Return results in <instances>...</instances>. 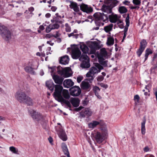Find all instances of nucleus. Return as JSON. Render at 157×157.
<instances>
[{
    "mask_svg": "<svg viewBox=\"0 0 157 157\" xmlns=\"http://www.w3.org/2000/svg\"><path fill=\"white\" fill-rule=\"evenodd\" d=\"M93 90L94 92L95 93V95L98 98L100 97L99 93L100 91V89L99 87L97 86H93Z\"/></svg>",
    "mask_w": 157,
    "mask_h": 157,
    "instance_id": "nucleus-29",
    "label": "nucleus"
},
{
    "mask_svg": "<svg viewBox=\"0 0 157 157\" xmlns=\"http://www.w3.org/2000/svg\"><path fill=\"white\" fill-rule=\"evenodd\" d=\"M66 31L67 32H70L71 31V29L70 26L67 27L65 28Z\"/></svg>",
    "mask_w": 157,
    "mask_h": 157,
    "instance_id": "nucleus-59",
    "label": "nucleus"
},
{
    "mask_svg": "<svg viewBox=\"0 0 157 157\" xmlns=\"http://www.w3.org/2000/svg\"><path fill=\"white\" fill-rule=\"evenodd\" d=\"M153 50L154 51H155V55L153 57V58L155 59L156 57L157 56V44L154 46V48H153Z\"/></svg>",
    "mask_w": 157,
    "mask_h": 157,
    "instance_id": "nucleus-47",
    "label": "nucleus"
},
{
    "mask_svg": "<svg viewBox=\"0 0 157 157\" xmlns=\"http://www.w3.org/2000/svg\"><path fill=\"white\" fill-rule=\"evenodd\" d=\"M0 34L3 39L7 41L11 39V33L6 27L0 23Z\"/></svg>",
    "mask_w": 157,
    "mask_h": 157,
    "instance_id": "nucleus-3",
    "label": "nucleus"
},
{
    "mask_svg": "<svg viewBox=\"0 0 157 157\" xmlns=\"http://www.w3.org/2000/svg\"><path fill=\"white\" fill-rule=\"evenodd\" d=\"M100 55L98 57H106L107 56V53L105 48H102L100 50Z\"/></svg>",
    "mask_w": 157,
    "mask_h": 157,
    "instance_id": "nucleus-30",
    "label": "nucleus"
},
{
    "mask_svg": "<svg viewBox=\"0 0 157 157\" xmlns=\"http://www.w3.org/2000/svg\"><path fill=\"white\" fill-rule=\"evenodd\" d=\"M83 113L82 112L80 114V116L82 117H85L86 116L88 117L91 116L93 113L91 109L89 108H85Z\"/></svg>",
    "mask_w": 157,
    "mask_h": 157,
    "instance_id": "nucleus-13",
    "label": "nucleus"
},
{
    "mask_svg": "<svg viewBox=\"0 0 157 157\" xmlns=\"http://www.w3.org/2000/svg\"><path fill=\"white\" fill-rule=\"evenodd\" d=\"M83 78L82 76H79L77 77V81L78 83H80L81 82V81L83 79Z\"/></svg>",
    "mask_w": 157,
    "mask_h": 157,
    "instance_id": "nucleus-55",
    "label": "nucleus"
},
{
    "mask_svg": "<svg viewBox=\"0 0 157 157\" xmlns=\"http://www.w3.org/2000/svg\"><path fill=\"white\" fill-rule=\"evenodd\" d=\"M119 11L120 13H126L128 10L125 7L121 6L119 7Z\"/></svg>",
    "mask_w": 157,
    "mask_h": 157,
    "instance_id": "nucleus-36",
    "label": "nucleus"
},
{
    "mask_svg": "<svg viewBox=\"0 0 157 157\" xmlns=\"http://www.w3.org/2000/svg\"><path fill=\"white\" fill-rule=\"evenodd\" d=\"M113 25L110 24L109 25L105 26L104 27V30L106 33L110 32L112 29Z\"/></svg>",
    "mask_w": 157,
    "mask_h": 157,
    "instance_id": "nucleus-35",
    "label": "nucleus"
},
{
    "mask_svg": "<svg viewBox=\"0 0 157 157\" xmlns=\"http://www.w3.org/2000/svg\"><path fill=\"white\" fill-rule=\"evenodd\" d=\"M62 148L64 153V154L66 155H67L68 154H69V153L68 151V150L66 145L62 147Z\"/></svg>",
    "mask_w": 157,
    "mask_h": 157,
    "instance_id": "nucleus-43",
    "label": "nucleus"
},
{
    "mask_svg": "<svg viewBox=\"0 0 157 157\" xmlns=\"http://www.w3.org/2000/svg\"><path fill=\"white\" fill-rule=\"evenodd\" d=\"M80 48L83 54L79 58L80 61L82 62L80 66L83 68H88L90 66V60L88 57L86 55V53H89V48L85 44H82L80 45Z\"/></svg>",
    "mask_w": 157,
    "mask_h": 157,
    "instance_id": "nucleus-1",
    "label": "nucleus"
},
{
    "mask_svg": "<svg viewBox=\"0 0 157 157\" xmlns=\"http://www.w3.org/2000/svg\"><path fill=\"white\" fill-rule=\"evenodd\" d=\"M147 45V42L145 40H142L140 43V48L144 49Z\"/></svg>",
    "mask_w": 157,
    "mask_h": 157,
    "instance_id": "nucleus-37",
    "label": "nucleus"
},
{
    "mask_svg": "<svg viewBox=\"0 0 157 157\" xmlns=\"http://www.w3.org/2000/svg\"><path fill=\"white\" fill-rule=\"evenodd\" d=\"M146 120L144 118L143 122L141 123V133L142 134H144L145 132V124Z\"/></svg>",
    "mask_w": 157,
    "mask_h": 157,
    "instance_id": "nucleus-34",
    "label": "nucleus"
},
{
    "mask_svg": "<svg viewBox=\"0 0 157 157\" xmlns=\"http://www.w3.org/2000/svg\"><path fill=\"white\" fill-rule=\"evenodd\" d=\"M152 52L151 50L149 49H146L145 55V59L144 61H146L147 59L148 55L150 54H152Z\"/></svg>",
    "mask_w": 157,
    "mask_h": 157,
    "instance_id": "nucleus-40",
    "label": "nucleus"
},
{
    "mask_svg": "<svg viewBox=\"0 0 157 157\" xmlns=\"http://www.w3.org/2000/svg\"><path fill=\"white\" fill-rule=\"evenodd\" d=\"M71 94L73 96H77L81 93L80 88L78 86H74L70 89Z\"/></svg>",
    "mask_w": 157,
    "mask_h": 157,
    "instance_id": "nucleus-10",
    "label": "nucleus"
},
{
    "mask_svg": "<svg viewBox=\"0 0 157 157\" xmlns=\"http://www.w3.org/2000/svg\"><path fill=\"white\" fill-rule=\"evenodd\" d=\"M71 102L74 107H76L79 105V100L77 98H73L71 99Z\"/></svg>",
    "mask_w": 157,
    "mask_h": 157,
    "instance_id": "nucleus-23",
    "label": "nucleus"
},
{
    "mask_svg": "<svg viewBox=\"0 0 157 157\" xmlns=\"http://www.w3.org/2000/svg\"><path fill=\"white\" fill-rule=\"evenodd\" d=\"M98 59L99 63L104 67H106L108 63V61L105 60V59L101 57H98Z\"/></svg>",
    "mask_w": 157,
    "mask_h": 157,
    "instance_id": "nucleus-26",
    "label": "nucleus"
},
{
    "mask_svg": "<svg viewBox=\"0 0 157 157\" xmlns=\"http://www.w3.org/2000/svg\"><path fill=\"white\" fill-rule=\"evenodd\" d=\"M47 44H49L51 46H52L54 44V43L52 42L51 40L47 41Z\"/></svg>",
    "mask_w": 157,
    "mask_h": 157,
    "instance_id": "nucleus-61",
    "label": "nucleus"
},
{
    "mask_svg": "<svg viewBox=\"0 0 157 157\" xmlns=\"http://www.w3.org/2000/svg\"><path fill=\"white\" fill-rule=\"evenodd\" d=\"M61 19V17H53V19L51 20V21L52 23H54L55 22L56 23H60V24H62L63 21L62 20H60V19Z\"/></svg>",
    "mask_w": 157,
    "mask_h": 157,
    "instance_id": "nucleus-25",
    "label": "nucleus"
},
{
    "mask_svg": "<svg viewBox=\"0 0 157 157\" xmlns=\"http://www.w3.org/2000/svg\"><path fill=\"white\" fill-rule=\"evenodd\" d=\"M62 94L63 97L66 99H69L70 98L68 91L67 90H62Z\"/></svg>",
    "mask_w": 157,
    "mask_h": 157,
    "instance_id": "nucleus-28",
    "label": "nucleus"
},
{
    "mask_svg": "<svg viewBox=\"0 0 157 157\" xmlns=\"http://www.w3.org/2000/svg\"><path fill=\"white\" fill-rule=\"evenodd\" d=\"M25 70L26 72L31 74H34L35 72L33 68L29 66L26 67L25 68Z\"/></svg>",
    "mask_w": 157,
    "mask_h": 157,
    "instance_id": "nucleus-32",
    "label": "nucleus"
},
{
    "mask_svg": "<svg viewBox=\"0 0 157 157\" xmlns=\"http://www.w3.org/2000/svg\"><path fill=\"white\" fill-rule=\"evenodd\" d=\"M97 27H94L93 28V30H98L99 29V27L101 25H104V23H102L101 22L100 23H98V24H95Z\"/></svg>",
    "mask_w": 157,
    "mask_h": 157,
    "instance_id": "nucleus-42",
    "label": "nucleus"
},
{
    "mask_svg": "<svg viewBox=\"0 0 157 157\" xmlns=\"http://www.w3.org/2000/svg\"><path fill=\"white\" fill-rule=\"evenodd\" d=\"M51 10L53 11H55L57 9V8L55 6H52L51 8Z\"/></svg>",
    "mask_w": 157,
    "mask_h": 157,
    "instance_id": "nucleus-62",
    "label": "nucleus"
},
{
    "mask_svg": "<svg viewBox=\"0 0 157 157\" xmlns=\"http://www.w3.org/2000/svg\"><path fill=\"white\" fill-rule=\"evenodd\" d=\"M70 4L69 5L71 9H72L75 12H78L79 11V8L77 3L70 1Z\"/></svg>",
    "mask_w": 157,
    "mask_h": 157,
    "instance_id": "nucleus-16",
    "label": "nucleus"
},
{
    "mask_svg": "<svg viewBox=\"0 0 157 157\" xmlns=\"http://www.w3.org/2000/svg\"><path fill=\"white\" fill-rule=\"evenodd\" d=\"M132 2L135 5H140L141 3V0H133Z\"/></svg>",
    "mask_w": 157,
    "mask_h": 157,
    "instance_id": "nucleus-48",
    "label": "nucleus"
},
{
    "mask_svg": "<svg viewBox=\"0 0 157 157\" xmlns=\"http://www.w3.org/2000/svg\"><path fill=\"white\" fill-rule=\"evenodd\" d=\"M101 130L102 133L101 135L100 132H97L94 135V138L97 143L100 144L104 139V137L107 135V130L106 127L101 128Z\"/></svg>",
    "mask_w": 157,
    "mask_h": 157,
    "instance_id": "nucleus-5",
    "label": "nucleus"
},
{
    "mask_svg": "<svg viewBox=\"0 0 157 157\" xmlns=\"http://www.w3.org/2000/svg\"><path fill=\"white\" fill-rule=\"evenodd\" d=\"M139 8V7L138 6H131V9H138Z\"/></svg>",
    "mask_w": 157,
    "mask_h": 157,
    "instance_id": "nucleus-60",
    "label": "nucleus"
},
{
    "mask_svg": "<svg viewBox=\"0 0 157 157\" xmlns=\"http://www.w3.org/2000/svg\"><path fill=\"white\" fill-rule=\"evenodd\" d=\"M95 66L98 69V70L99 72H100L101 70L103 69V67L98 63H96Z\"/></svg>",
    "mask_w": 157,
    "mask_h": 157,
    "instance_id": "nucleus-46",
    "label": "nucleus"
},
{
    "mask_svg": "<svg viewBox=\"0 0 157 157\" xmlns=\"http://www.w3.org/2000/svg\"><path fill=\"white\" fill-rule=\"evenodd\" d=\"M114 43V39L111 37H108L107 38L106 44L108 46H111Z\"/></svg>",
    "mask_w": 157,
    "mask_h": 157,
    "instance_id": "nucleus-33",
    "label": "nucleus"
},
{
    "mask_svg": "<svg viewBox=\"0 0 157 157\" xmlns=\"http://www.w3.org/2000/svg\"><path fill=\"white\" fill-rule=\"evenodd\" d=\"M144 50V49L141 48H139L136 52L137 54L139 57H140V56Z\"/></svg>",
    "mask_w": 157,
    "mask_h": 157,
    "instance_id": "nucleus-44",
    "label": "nucleus"
},
{
    "mask_svg": "<svg viewBox=\"0 0 157 157\" xmlns=\"http://www.w3.org/2000/svg\"><path fill=\"white\" fill-rule=\"evenodd\" d=\"M24 103H26L29 105H32L33 104V101L32 99L27 96L24 101Z\"/></svg>",
    "mask_w": 157,
    "mask_h": 157,
    "instance_id": "nucleus-27",
    "label": "nucleus"
},
{
    "mask_svg": "<svg viewBox=\"0 0 157 157\" xmlns=\"http://www.w3.org/2000/svg\"><path fill=\"white\" fill-rule=\"evenodd\" d=\"M104 79V77L101 75L98 76L97 78V80L98 82H101Z\"/></svg>",
    "mask_w": 157,
    "mask_h": 157,
    "instance_id": "nucleus-50",
    "label": "nucleus"
},
{
    "mask_svg": "<svg viewBox=\"0 0 157 157\" xmlns=\"http://www.w3.org/2000/svg\"><path fill=\"white\" fill-rule=\"evenodd\" d=\"M60 35L61 34L59 32L56 31L55 35L53 34V37H54L57 39L59 42H60L61 41V38H59Z\"/></svg>",
    "mask_w": 157,
    "mask_h": 157,
    "instance_id": "nucleus-38",
    "label": "nucleus"
},
{
    "mask_svg": "<svg viewBox=\"0 0 157 157\" xmlns=\"http://www.w3.org/2000/svg\"><path fill=\"white\" fill-rule=\"evenodd\" d=\"M118 1L117 0H114V1H113V6H116L118 3Z\"/></svg>",
    "mask_w": 157,
    "mask_h": 157,
    "instance_id": "nucleus-58",
    "label": "nucleus"
},
{
    "mask_svg": "<svg viewBox=\"0 0 157 157\" xmlns=\"http://www.w3.org/2000/svg\"><path fill=\"white\" fill-rule=\"evenodd\" d=\"M53 29L50 24L46 28L45 31L46 33H48L50 32Z\"/></svg>",
    "mask_w": 157,
    "mask_h": 157,
    "instance_id": "nucleus-45",
    "label": "nucleus"
},
{
    "mask_svg": "<svg viewBox=\"0 0 157 157\" xmlns=\"http://www.w3.org/2000/svg\"><path fill=\"white\" fill-rule=\"evenodd\" d=\"M58 134L59 138L64 141H66L67 140V136L65 132L62 129L60 128Z\"/></svg>",
    "mask_w": 157,
    "mask_h": 157,
    "instance_id": "nucleus-14",
    "label": "nucleus"
},
{
    "mask_svg": "<svg viewBox=\"0 0 157 157\" xmlns=\"http://www.w3.org/2000/svg\"><path fill=\"white\" fill-rule=\"evenodd\" d=\"M55 86L56 90L54 93L55 98L58 101L63 102L66 104L68 107L71 108V105L70 102L65 99L61 95L62 91L63 89L62 86L59 85H56Z\"/></svg>",
    "mask_w": 157,
    "mask_h": 157,
    "instance_id": "nucleus-2",
    "label": "nucleus"
},
{
    "mask_svg": "<svg viewBox=\"0 0 157 157\" xmlns=\"http://www.w3.org/2000/svg\"><path fill=\"white\" fill-rule=\"evenodd\" d=\"M151 85L150 84H148L146 86H145V88L147 90L148 92H149L150 91V90L151 88Z\"/></svg>",
    "mask_w": 157,
    "mask_h": 157,
    "instance_id": "nucleus-53",
    "label": "nucleus"
},
{
    "mask_svg": "<svg viewBox=\"0 0 157 157\" xmlns=\"http://www.w3.org/2000/svg\"><path fill=\"white\" fill-rule=\"evenodd\" d=\"M94 17L95 20V23L98 24L100 22L104 23L103 22L107 21L108 16L105 14L103 13L97 12L94 15Z\"/></svg>",
    "mask_w": 157,
    "mask_h": 157,
    "instance_id": "nucleus-6",
    "label": "nucleus"
},
{
    "mask_svg": "<svg viewBox=\"0 0 157 157\" xmlns=\"http://www.w3.org/2000/svg\"><path fill=\"white\" fill-rule=\"evenodd\" d=\"M99 72V71L95 67H92L90 69L89 71L86 74V76L89 78L87 80L90 82H92L94 79V76Z\"/></svg>",
    "mask_w": 157,
    "mask_h": 157,
    "instance_id": "nucleus-8",
    "label": "nucleus"
},
{
    "mask_svg": "<svg viewBox=\"0 0 157 157\" xmlns=\"http://www.w3.org/2000/svg\"><path fill=\"white\" fill-rule=\"evenodd\" d=\"M102 10L107 13H110L112 12V10L110 7L109 6L103 5L101 8Z\"/></svg>",
    "mask_w": 157,
    "mask_h": 157,
    "instance_id": "nucleus-22",
    "label": "nucleus"
},
{
    "mask_svg": "<svg viewBox=\"0 0 157 157\" xmlns=\"http://www.w3.org/2000/svg\"><path fill=\"white\" fill-rule=\"evenodd\" d=\"M71 55L73 59H77L80 58L81 52L79 48L76 46H73L71 47Z\"/></svg>",
    "mask_w": 157,
    "mask_h": 157,
    "instance_id": "nucleus-9",
    "label": "nucleus"
},
{
    "mask_svg": "<svg viewBox=\"0 0 157 157\" xmlns=\"http://www.w3.org/2000/svg\"><path fill=\"white\" fill-rule=\"evenodd\" d=\"M28 88L26 87L22 88L20 90L18 91L15 95L16 99L21 103H24L27 97L25 93Z\"/></svg>",
    "mask_w": 157,
    "mask_h": 157,
    "instance_id": "nucleus-4",
    "label": "nucleus"
},
{
    "mask_svg": "<svg viewBox=\"0 0 157 157\" xmlns=\"http://www.w3.org/2000/svg\"><path fill=\"white\" fill-rule=\"evenodd\" d=\"M157 68V63H156L154 65V66L152 67L150 69L151 72V73L154 72L155 70Z\"/></svg>",
    "mask_w": 157,
    "mask_h": 157,
    "instance_id": "nucleus-49",
    "label": "nucleus"
},
{
    "mask_svg": "<svg viewBox=\"0 0 157 157\" xmlns=\"http://www.w3.org/2000/svg\"><path fill=\"white\" fill-rule=\"evenodd\" d=\"M50 24L52 29H58L59 27V25L58 23H55L54 24Z\"/></svg>",
    "mask_w": 157,
    "mask_h": 157,
    "instance_id": "nucleus-41",
    "label": "nucleus"
},
{
    "mask_svg": "<svg viewBox=\"0 0 157 157\" xmlns=\"http://www.w3.org/2000/svg\"><path fill=\"white\" fill-rule=\"evenodd\" d=\"M10 150L13 153L15 154H18V150L13 146L10 147L9 148Z\"/></svg>",
    "mask_w": 157,
    "mask_h": 157,
    "instance_id": "nucleus-39",
    "label": "nucleus"
},
{
    "mask_svg": "<svg viewBox=\"0 0 157 157\" xmlns=\"http://www.w3.org/2000/svg\"><path fill=\"white\" fill-rule=\"evenodd\" d=\"M140 99V97L138 95H136L134 96V100L135 101H136L137 102H139Z\"/></svg>",
    "mask_w": 157,
    "mask_h": 157,
    "instance_id": "nucleus-52",
    "label": "nucleus"
},
{
    "mask_svg": "<svg viewBox=\"0 0 157 157\" xmlns=\"http://www.w3.org/2000/svg\"><path fill=\"white\" fill-rule=\"evenodd\" d=\"M101 121H93L92 122L90 123L89 124V127L90 128H94L99 124L101 125Z\"/></svg>",
    "mask_w": 157,
    "mask_h": 157,
    "instance_id": "nucleus-19",
    "label": "nucleus"
},
{
    "mask_svg": "<svg viewBox=\"0 0 157 157\" xmlns=\"http://www.w3.org/2000/svg\"><path fill=\"white\" fill-rule=\"evenodd\" d=\"M69 61V58L68 56L66 55L61 57L60 60V62L61 63L66 65L68 63Z\"/></svg>",
    "mask_w": 157,
    "mask_h": 157,
    "instance_id": "nucleus-20",
    "label": "nucleus"
},
{
    "mask_svg": "<svg viewBox=\"0 0 157 157\" xmlns=\"http://www.w3.org/2000/svg\"><path fill=\"white\" fill-rule=\"evenodd\" d=\"M52 37H53V34H46L45 36V38L46 39L50 38Z\"/></svg>",
    "mask_w": 157,
    "mask_h": 157,
    "instance_id": "nucleus-54",
    "label": "nucleus"
},
{
    "mask_svg": "<svg viewBox=\"0 0 157 157\" xmlns=\"http://www.w3.org/2000/svg\"><path fill=\"white\" fill-rule=\"evenodd\" d=\"M46 86L49 88V89L52 91H53L54 90V87H55V90H56V85H55L53 82L51 80L48 81L46 82Z\"/></svg>",
    "mask_w": 157,
    "mask_h": 157,
    "instance_id": "nucleus-18",
    "label": "nucleus"
},
{
    "mask_svg": "<svg viewBox=\"0 0 157 157\" xmlns=\"http://www.w3.org/2000/svg\"><path fill=\"white\" fill-rule=\"evenodd\" d=\"M74 84V82L71 79H66L63 82L64 87L67 88H70Z\"/></svg>",
    "mask_w": 157,
    "mask_h": 157,
    "instance_id": "nucleus-17",
    "label": "nucleus"
},
{
    "mask_svg": "<svg viewBox=\"0 0 157 157\" xmlns=\"http://www.w3.org/2000/svg\"><path fill=\"white\" fill-rule=\"evenodd\" d=\"M71 71V68L69 67H67L64 68L60 66H59L57 67L58 73L63 75L65 77H68L71 75V74L70 73Z\"/></svg>",
    "mask_w": 157,
    "mask_h": 157,
    "instance_id": "nucleus-7",
    "label": "nucleus"
},
{
    "mask_svg": "<svg viewBox=\"0 0 157 157\" xmlns=\"http://www.w3.org/2000/svg\"><path fill=\"white\" fill-rule=\"evenodd\" d=\"M109 21L111 23H116L117 21L118 18L117 14L111 15L109 16Z\"/></svg>",
    "mask_w": 157,
    "mask_h": 157,
    "instance_id": "nucleus-24",
    "label": "nucleus"
},
{
    "mask_svg": "<svg viewBox=\"0 0 157 157\" xmlns=\"http://www.w3.org/2000/svg\"><path fill=\"white\" fill-rule=\"evenodd\" d=\"M125 22L126 23V25L124 29V32L127 33L128 30V27L129 25V16L128 14L127 16L126 17Z\"/></svg>",
    "mask_w": 157,
    "mask_h": 157,
    "instance_id": "nucleus-31",
    "label": "nucleus"
},
{
    "mask_svg": "<svg viewBox=\"0 0 157 157\" xmlns=\"http://www.w3.org/2000/svg\"><path fill=\"white\" fill-rule=\"evenodd\" d=\"M31 116L32 118L34 119H36L37 121L39 120L41 117L40 113H36L35 111H33V113H31Z\"/></svg>",
    "mask_w": 157,
    "mask_h": 157,
    "instance_id": "nucleus-21",
    "label": "nucleus"
},
{
    "mask_svg": "<svg viewBox=\"0 0 157 157\" xmlns=\"http://www.w3.org/2000/svg\"><path fill=\"white\" fill-rule=\"evenodd\" d=\"M78 36H79L80 37H82V35L81 34H75L74 36L73 37L74 38H75V39H77L78 37Z\"/></svg>",
    "mask_w": 157,
    "mask_h": 157,
    "instance_id": "nucleus-57",
    "label": "nucleus"
},
{
    "mask_svg": "<svg viewBox=\"0 0 157 157\" xmlns=\"http://www.w3.org/2000/svg\"><path fill=\"white\" fill-rule=\"evenodd\" d=\"M75 34H74V33H72L70 34H68V35L69 37H70L71 36H74V35Z\"/></svg>",
    "mask_w": 157,
    "mask_h": 157,
    "instance_id": "nucleus-63",
    "label": "nucleus"
},
{
    "mask_svg": "<svg viewBox=\"0 0 157 157\" xmlns=\"http://www.w3.org/2000/svg\"><path fill=\"white\" fill-rule=\"evenodd\" d=\"M81 86L82 89L88 91L90 90L91 88L89 83L85 81L82 82Z\"/></svg>",
    "mask_w": 157,
    "mask_h": 157,
    "instance_id": "nucleus-15",
    "label": "nucleus"
},
{
    "mask_svg": "<svg viewBox=\"0 0 157 157\" xmlns=\"http://www.w3.org/2000/svg\"><path fill=\"white\" fill-rule=\"evenodd\" d=\"M52 78L56 83L58 84L59 85L61 86V85L62 84L63 80V78L57 75H53Z\"/></svg>",
    "mask_w": 157,
    "mask_h": 157,
    "instance_id": "nucleus-12",
    "label": "nucleus"
},
{
    "mask_svg": "<svg viewBox=\"0 0 157 157\" xmlns=\"http://www.w3.org/2000/svg\"><path fill=\"white\" fill-rule=\"evenodd\" d=\"M154 94L155 95L156 98V100L157 101V89L156 88H154L153 89Z\"/></svg>",
    "mask_w": 157,
    "mask_h": 157,
    "instance_id": "nucleus-56",
    "label": "nucleus"
},
{
    "mask_svg": "<svg viewBox=\"0 0 157 157\" xmlns=\"http://www.w3.org/2000/svg\"><path fill=\"white\" fill-rule=\"evenodd\" d=\"M98 84L105 89H106L108 87V86L107 84H105L103 83H98Z\"/></svg>",
    "mask_w": 157,
    "mask_h": 157,
    "instance_id": "nucleus-51",
    "label": "nucleus"
},
{
    "mask_svg": "<svg viewBox=\"0 0 157 157\" xmlns=\"http://www.w3.org/2000/svg\"><path fill=\"white\" fill-rule=\"evenodd\" d=\"M39 29L43 31L44 29V26H43V25H41L40 26V27H39Z\"/></svg>",
    "mask_w": 157,
    "mask_h": 157,
    "instance_id": "nucleus-64",
    "label": "nucleus"
},
{
    "mask_svg": "<svg viewBox=\"0 0 157 157\" xmlns=\"http://www.w3.org/2000/svg\"><path fill=\"white\" fill-rule=\"evenodd\" d=\"M80 10L84 12L87 13L91 12L93 11L92 8L82 3L80 6Z\"/></svg>",
    "mask_w": 157,
    "mask_h": 157,
    "instance_id": "nucleus-11",
    "label": "nucleus"
}]
</instances>
